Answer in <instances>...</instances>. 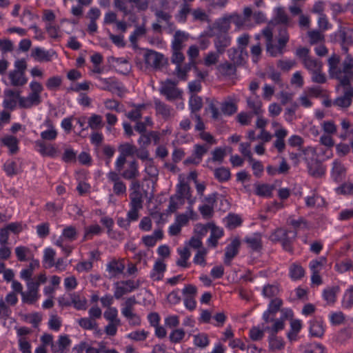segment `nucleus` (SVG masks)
I'll list each match as a JSON object with an SVG mask.
<instances>
[{"mask_svg":"<svg viewBox=\"0 0 353 353\" xmlns=\"http://www.w3.org/2000/svg\"><path fill=\"white\" fill-rule=\"evenodd\" d=\"M137 301L135 296H130L121 303V314L127 319L130 325L137 326L141 324L140 316L134 312Z\"/></svg>","mask_w":353,"mask_h":353,"instance_id":"1","label":"nucleus"},{"mask_svg":"<svg viewBox=\"0 0 353 353\" xmlns=\"http://www.w3.org/2000/svg\"><path fill=\"white\" fill-rule=\"evenodd\" d=\"M295 232L288 231L283 228L276 229L270 236L272 241H279L281 243L283 248L288 252L292 251L291 243L296 236Z\"/></svg>","mask_w":353,"mask_h":353,"instance_id":"2","label":"nucleus"},{"mask_svg":"<svg viewBox=\"0 0 353 353\" xmlns=\"http://www.w3.org/2000/svg\"><path fill=\"white\" fill-rule=\"evenodd\" d=\"M176 81L167 79L161 83L159 92L164 95L168 101H173L181 96V92L176 88Z\"/></svg>","mask_w":353,"mask_h":353,"instance_id":"3","label":"nucleus"},{"mask_svg":"<svg viewBox=\"0 0 353 353\" xmlns=\"http://www.w3.org/2000/svg\"><path fill=\"white\" fill-rule=\"evenodd\" d=\"M139 287V282L134 280L121 281L114 283V297L119 299Z\"/></svg>","mask_w":353,"mask_h":353,"instance_id":"4","label":"nucleus"},{"mask_svg":"<svg viewBox=\"0 0 353 353\" xmlns=\"http://www.w3.org/2000/svg\"><path fill=\"white\" fill-rule=\"evenodd\" d=\"M109 182L113 184L112 190L115 195L121 196L126 194L127 188L125 183L121 179L119 174L116 171H110L107 174Z\"/></svg>","mask_w":353,"mask_h":353,"instance_id":"5","label":"nucleus"},{"mask_svg":"<svg viewBox=\"0 0 353 353\" xmlns=\"http://www.w3.org/2000/svg\"><path fill=\"white\" fill-rule=\"evenodd\" d=\"M216 201V195L214 194H210L203 199V204L199 208L203 218L208 219L213 216Z\"/></svg>","mask_w":353,"mask_h":353,"instance_id":"6","label":"nucleus"},{"mask_svg":"<svg viewBox=\"0 0 353 353\" xmlns=\"http://www.w3.org/2000/svg\"><path fill=\"white\" fill-rule=\"evenodd\" d=\"M37 151L44 157L54 158L58 156L59 149L52 143H46L43 141L38 140L35 142Z\"/></svg>","mask_w":353,"mask_h":353,"instance_id":"7","label":"nucleus"},{"mask_svg":"<svg viewBox=\"0 0 353 353\" xmlns=\"http://www.w3.org/2000/svg\"><path fill=\"white\" fill-rule=\"evenodd\" d=\"M20 92L17 90H13L10 89L6 90L4 91V100H3V106L6 108L8 109H14L17 102L20 104Z\"/></svg>","mask_w":353,"mask_h":353,"instance_id":"8","label":"nucleus"},{"mask_svg":"<svg viewBox=\"0 0 353 353\" xmlns=\"http://www.w3.org/2000/svg\"><path fill=\"white\" fill-rule=\"evenodd\" d=\"M353 99V88L345 87L343 91V95L337 97L334 101L333 105L341 108H347L352 104Z\"/></svg>","mask_w":353,"mask_h":353,"instance_id":"9","label":"nucleus"},{"mask_svg":"<svg viewBox=\"0 0 353 353\" xmlns=\"http://www.w3.org/2000/svg\"><path fill=\"white\" fill-rule=\"evenodd\" d=\"M163 54L152 50H146L144 54L145 63L154 68H159L162 65Z\"/></svg>","mask_w":353,"mask_h":353,"instance_id":"10","label":"nucleus"},{"mask_svg":"<svg viewBox=\"0 0 353 353\" xmlns=\"http://www.w3.org/2000/svg\"><path fill=\"white\" fill-rule=\"evenodd\" d=\"M282 305V301L279 299H272L268 310L263 313V319L265 324L274 321L275 314L279 310Z\"/></svg>","mask_w":353,"mask_h":353,"instance_id":"11","label":"nucleus"},{"mask_svg":"<svg viewBox=\"0 0 353 353\" xmlns=\"http://www.w3.org/2000/svg\"><path fill=\"white\" fill-rule=\"evenodd\" d=\"M154 107L157 114L161 116L163 119H169L174 115L173 108L159 99L154 100Z\"/></svg>","mask_w":353,"mask_h":353,"instance_id":"12","label":"nucleus"},{"mask_svg":"<svg viewBox=\"0 0 353 353\" xmlns=\"http://www.w3.org/2000/svg\"><path fill=\"white\" fill-rule=\"evenodd\" d=\"M189 38L190 34L188 32L180 30H176L173 35L171 48H174L176 50L177 49L183 50L185 46L184 43L186 42Z\"/></svg>","mask_w":353,"mask_h":353,"instance_id":"13","label":"nucleus"},{"mask_svg":"<svg viewBox=\"0 0 353 353\" xmlns=\"http://www.w3.org/2000/svg\"><path fill=\"white\" fill-rule=\"evenodd\" d=\"M288 133L285 128L276 129L274 131V136L276 140L274 141L273 145L279 153L283 152L285 148V139Z\"/></svg>","mask_w":353,"mask_h":353,"instance_id":"14","label":"nucleus"},{"mask_svg":"<svg viewBox=\"0 0 353 353\" xmlns=\"http://www.w3.org/2000/svg\"><path fill=\"white\" fill-rule=\"evenodd\" d=\"M54 54H55L54 52L45 50L39 47L33 48L31 52V57L38 62L50 61Z\"/></svg>","mask_w":353,"mask_h":353,"instance_id":"15","label":"nucleus"},{"mask_svg":"<svg viewBox=\"0 0 353 353\" xmlns=\"http://www.w3.org/2000/svg\"><path fill=\"white\" fill-rule=\"evenodd\" d=\"M240 244V240L238 238H234L232 240L230 244L228 245L224 259L225 264L230 265L232 259L238 254Z\"/></svg>","mask_w":353,"mask_h":353,"instance_id":"16","label":"nucleus"},{"mask_svg":"<svg viewBox=\"0 0 353 353\" xmlns=\"http://www.w3.org/2000/svg\"><path fill=\"white\" fill-rule=\"evenodd\" d=\"M46 129L41 132V137L43 141H54L56 139L58 132L50 119H46L43 123Z\"/></svg>","mask_w":353,"mask_h":353,"instance_id":"17","label":"nucleus"},{"mask_svg":"<svg viewBox=\"0 0 353 353\" xmlns=\"http://www.w3.org/2000/svg\"><path fill=\"white\" fill-rule=\"evenodd\" d=\"M307 163L308 172L310 174L314 177H319L325 172V169L322 164L316 159L309 160L307 157L305 158Z\"/></svg>","mask_w":353,"mask_h":353,"instance_id":"18","label":"nucleus"},{"mask_svg":"<svg viewBox=\"0 0 353 353\" xmlns=\"http://www.w3.org/2000/svg\"><path fill=\"white\" fill-rule=\"evenodd\" d=\"M125 269V264L123 260L116 261L113 260L107 265V271L110 277H117L121 274Z\"/></svg>","mask_w":353,"mask_h":353,"instance_id":"19","label":"nucleus"},{"mask_svg":"<svg viewBox=\"0 0 353 353\" xmlns=\"http://www.w3.org/2000/svg\"><path fill=\"white\" fill-rule=\"evenodd\" d=\"M231 43V38L228 34H221L218 35L214 40V46L219 53L223 54L226 48H228Z\"/></svg>","mask_w":353,"mask_h":353,"instance_id":"20","label":"nucleus"},{"mask_svg":"<svg viewBox=\"0 0 353 353\" xmlns=\"http://www.w3.org/2000/svg\"><path fill=\"white\" fill-rule=\"evenodd\" d=\"M166 270L165 263L161 259L155 261L150 276L153 281H160L163 277V274Z\"/></svg>","mask_w":353,"mask_h":353,"instance_id":"21","label":"nucleus"},{"mask_svg":"<svg viewBox=\"0 0 353 353\" xmlns=\"http://www.w3.org/2000/svg\"><path fill=\"white\" fill-rule=\"evenodd\" d=\"M77 237V231L75 227L70 225L65 227L61 235L56 241H61L63 243H70L74 241Z\"/></svg>","mask_w":353,"mask_h":353,"instance_id":"22","label":"nucleus"},{"mask_svg":"<svg viewBox=\"0 0 353 353\" xmlns=\"http://www.w3.org/2000/svg\"><path fill=\"white\" fill-rule=\"evenodd\" d=\"M10 83L14 86H23L26 84L28 79L25 73L19 72L18 70H12L8 74Z\"/></svg>","mask_w":353,"mask_h":353,"instance_id":"23","label":"nucleus"},{"mask_svg":"<svg viewBox=\"0 0 353 353\" xmlns=\"http://www.w3.org/2000/svg\"><path fill=\"white\" fill-rule=\"evenodd\" d=\"M121 176L128 180L134 179L139 176L138 163L136 161L128 163L127 168L121 173Z\"/></svg>","mask_w":353,"mask_h":353,"instance_id":"24","label":"nucleus"},{"mask_svg":"<svg viewBox=\"0 0 353 353\" xmlns=\"http://www.w3.org/2000/svg\"><path fill=\"white\" fill-rule=\"evenodd\" d=\"M41 102V96L30 93L26 97L20 99V106L23 108H30L38 105Z\"/></svg>","mask_w":353,"mask_h":353,"instance_id":"25","label":"nucleus"},{"mask_svg":"<svg viewBox=\"0 0 353 353\" xmlns=\"http://www.w3.org/2000/svg\"><path fill=\"white\" fill-rule=\"evenodd\" d=\"M244 241L247 243L248 248L253 251H259L262 248L261 235L259 233H255L252 236H247Z\"/></svg>","mask_w":353,"mask_h":353,"instance_id":"26","label":"nucleus"},{"mask_svg":"<svg viewBox=\"0 0 353 353\" xmlns=\"http://www.w3.org/2000/svg\"><path fill=\"white\" fill-rule=\"evenodd\" d=\"M345 175V168L339 161H334L332 170V176L336 182L343 180Z\"/></svg>","mask_w":353,"mask_h":353,"instance_id":"27","label":"nucleus"},{"mask_svg":"<svg viewBox=\"0 0 353 353\" xmlns=\"http://www.w3.org/2000/svg\"><path fill=\"white\" fill-rule=\"evenodd\" d=\"M180 181L176 187V192L174 194L175 196L179 197L184 200L185 199H189L190 197V186L185 181L184 179H181V176H180Z\"/></svg>","mask_w":353,"mask_h":353,"instance_id":"28","label":"nucleus"},{"mask_svg":"<svg viewBox=\"0 0 353 353\" xmlns=\"http://www.w3.org/2000/svg\"><path fill=\"white\" fill-rule=\"evenodd\" d=\"M310 333L312 336L321 337L325 332L323 323L321 320H313L310 321Z\"/></svg>","mask_w":353,"mask_h":353,"instance_id":"29","label":"nucleus"},{"mask_svg":"<svg viewBox=\"0 0 353 353\" xmlns=\"http://www.w3.org/2000/svg\"><path fill=\"white\" fill-rule=\"evenodd\" d=\"M216 69L220 74L225 77L232 76L236 72L235 65L228 61L219 64Z\"/></svg>","mask_w":353,"mask_h":353,"instance_id":"30","label":"nucleus"},{"mask_svg":"<svg viewBox=\"0 0 353 353\" xmlns=\"http://www.w3.org/2000/svg\"><path fill=\"white\" fill-rule=\"evenodd\" d=\"M231 20L230 15H226L223 17L222 18L219 19L214 23V28L217 29L219 31L222 32L223 34H226L227 32L230 28Z\"/></svg>","mask_w":353,"mask_h":353,"instance_id":"31","label":"nucleus"},{"mask_svg":"<svg viewBox=\"0 0 353 353\" xmlns=\"http://www.w3.org/2000/svg\"><path fill=\"white\" fill-rule=\"evenodd\" d=\"M271 323H272V326H264V330L268 332L270 335H276L279 331L284 329V320L281 318L275 319V317H274V321Z\"/></svg>","mask_w":353,"mask_h":353,"instance_id":"32","label":"nucleus"},{"mask_svg":"<svg viewBox=\"0 0 353 353\" xmlns=\"http://www.w3.org/2000/svg\"><path fill=\"white\" fill-rule=\"evenodd\" d=\"M1 141L3 145L9 148L10 152L11 154H14L18 151L19 141L15 137L6 135L2 138Z\"/></svg>","mask_w":353,"mask_h":353,"instance_id":"33","label":"nucleus"},{"mask_svg":"<svg viewBox=\"0 0 353 353\" xmlns=\"http://www.w3.org/2000/svg\"><path fill=\"white\" fill-rule=\"evenodd\" d=\"M71 299V304L74 305V307L77 310H85L87 305V300L84 296H81L78 294H70Z\"/></svg>","mask_w":353,"mask_h":353,"instance_id":"34","label":"nucleus"},{"mask_svg":"<svg viewBox=\"0 0 353 353\" xmlns=\"http://www.w3.org/2000/svg\"><path fill=\"white\" fill-rule=\"evenodd\" d=\"M178 253L180 256L179 259L176 261V265L180 267L187 268L189 266V263L188 262V259L190 257V252L187 248H183L182 249H178Z\"/></svg>","mask_w":353,"mask_h":353,"instance_id":"35","label":"nucleus"},{"mask_svg":"<svg viewBox=\"0 0 353 353\" xmlns=\"http://www.w3.org/2000/svg\"><path fill=\"white\" fill-rule=\"evenodd\" d=\"M303 65L305 69H307L310 73L316 72L319 69H322L321 61L310 57L307 59L305 60Z\"/></svg>","mask_w":353,"mask_h":353,"instance_id":"36","label":"nucleus"},{"mask_svg":"<svg viewBox=\"0 0 353 353\" xmlns=\"http://www.w3.org/2000/svg\"><path fill=\"white\" fill-rule=\"evenodd\" d=\"M14 252L19 261H26L32 255L30 248L22 245L15 248Z\"/></svg>","mask_w":353,"mask_h":353,"instance_id":"37","label":"nucleus"},{"mask_svg":"<svg viewBox=\"0 0 353 353\" xmlns=\"http://www.w3.org/2000/svg\"><path fill=\"white\" fill-rule=\"evenodd\" d=\"M193 65H194V61H190L184 65H181V64H180L176 67L174 73L179 79L181 80H186L187 73Z\"/></svg>","mask_w":353,"mask_h":353,"instance_id":"38","label":"nucleus"},{"mask_svg":"<svg viewBox=\"0 0 353 353\" xmlns=\"http://www.w3.org/2000/svg\"><path fill=\"white\" fill-rule=\"evenodd\" d=\"M273 190L274 187L268 184H259L256 185L255 193L259 196L270 197Z\"/></svg>","mask_w":353,"mask_h":353,"instance_id":"39","label":"nucleus"},{"mask_svg":"<svg viewBox=\"0 0 353 353\" xmlns=\"http://www.w3.org/2000/svg\"><path fill=\"white\" fill-rule=\"evenodd\" d=\"M118 150L120 154L126 157L128 156H132L137 152V148L130 143L120 144L118 147Z\"/></svg>","mask_w":353,"mask_h":353,"instance_id":"40","label":"nucleus"},{"mask_svg":"<svg viewBox=\"0 0 353 353\" xmlns=\"http://www.w3.org/2000/svg\"><path fill=\"white\" fill-rule=\"evenodd\" d=\"M146 34V28L145 25L143 23L141 26H137L135 27V30L130 36V41L132 44L135 46L137 45V40L139 37L145 35Z\"/></svg>","mask_w":353,"mask_h":353,"instance_id":"41","label":"nucleus"},{"mask_svg":"<svg viewBox=\"0 0 353 353\" xmlns=\"http://www.w3.org/2000/svg\"><path fill=\"white\" fill-rule=\"evenodd\" d=\"M247 103L249 108H250L253 113L256 115L261 114L263 112V110L261 109L262 103L261 101L257 98H252L250 97L247 99Z\"/></svg>","mask_w":353,"mask_h":353,"instance_id":"42","label":"nucleus"},{"mask_svg":"<svg viewBox=\"0 0 353 353\" xmlns=\"http://www.w3.org/2000/svg\"><path fill=\"white\" fill-rule=\"evenodd\" d=\"M134 109L126 114V117L132 121L140 119L142 116L143 111L145 109V105H133Z\"/></svg>","mask_w":353,"mask_h":353,"instance_id":"43","label":"nucleus"},{"mask_svg":"<svg viewBox=\"0 0 353 353\" xmlns=\"http://www.w3.org/2000/svg\"><path fill=\"white\" fill-rule=\"evenodd\" d=\"M339 291V286L327 288L323 291V297L328 303H334L336 301V294Z\"/></svg>","mask_w":353,"mask_h":353,"instance_id":"44","label":"nucleus"},{"mask_svg":"<svg viewBox=\"0 0 353 353\" xmlns=\"http://www.w3.org/2000/svg\"><path fill=\"white\" fill-rule=\"evenodd\" d=\"M39 299V292H32V291H26L22 293L21 295V301L23 303L32 305L34 304L38 299Z\"/></svg>","mask_w":353,"mask_h":353,"instance_id":"45","label":"nucleus"},{"mask_svg":"<svg viewBox=\"0 0 353 353\" xmlns=\"http://www.w3.org/2000/svg\"><path fill=\"white\" fill-rule=\"evenodd\" d=\"M88 127L93 130L100 129L103 126V119L101 115L92 114L88 119Z\"/></svg>","mask_w":353,"mask_h":353,"instance_id":"46","label":"nucleus"},{"mask_svg":"<svg viewBox=\"0 0 353 353\" xmlns=\"http://www.w3.org/2000/svg\"><path fill=\"white\" fill-rule=\"evenodd\" d=\"M268 341L269 346L272 351L280 350L284 347V341L282 339L277 337L276 335H270Z\"/></svg>","mask_w":353,"mask_h":353,"instance_id":"47","label":"nucleus"},{"mask_svg":"<svg viewBox=\"0 0 353 353\" xmlns=\"http://www.w3.org/2000/svg\"><path fill=\"white\" fill-rule=\"evenodd\" d=\"M221 54H222L219 53L217 51L208 52L203 59V64L207 67L216 65L219 62Z\"/></svg>","mask_w":353,"mask_h":353,"instance_id":"48","label":"nucleus"},{"mask_svg":"<svg viewBox=\"0 0 353 353\" xmlns=\"http://www.w3.org/2000/svg\"><path fill=\"white\" fill-rule=\"evenodd\" d=\"M279 292L276 284L265 285L262 289V294L265 298H272L278 294Z\"/></svg>","mask_w":353,"mask_h":353,"instance_id":"49","label":"nucleus"},{"mask_svg":"<svg viewBox=\"0 0 353 353\" xmlns=\"http://www.w3.org/2000/svg\"><path fill=\"white\" fill-rule=\"evenodd\" d=\"M214 174L215 178L220 182L228 181L231 176L229 169L224 167L215 169Z\"/></svg>","mask_w":353,"mask_h":353,"instance_id":"50","label":"nucleus"},{"mask_svg":"<svg viewBox=\"0 0 353 353\" xmlns=\"http://www.w3.org/2000/svg\"><path fill=\"white\" fill-rule=\"evenodd\" d=\"M102 232V228L98 225L94 224L86 227L85 228V233L83 236V240L86 241L91 239L94 235H99Z\"/></svg>","mask_w":353,"mask_h":353,"instance_id":"51","label":"nucleus"},{"mask_svg":"<svg viewBox=\"0 0 353 353\" xmlns=\"http://www.w3.org/2000/svg\"><path fill=\"white\" fill-rule=\"evenodd\" d=\"M304 274L305 271L300 265L294 263L290 267V276L293 280L301 279Z\"/></svg>","mask_w":353,"mask_h":353,"instance_id":"52","label":"nucleus"},{"mask_svg":"<svg viewBox=\"0 0 353 353\" xmlns=\"http://www.w3.org/2000/svg\"><path fill=\"white\" fill-rule=\"evenodd\" d=\"M340 37L342 40V50L347 53L348 46L353 44V37L350 32L343 31L340 34Z\"/></svg>","mask_w":353,"mask_h":353,"instance_id":"53","label":"nucleus"},{"mask_svg":"<svg viewBox=\"0 0 353 353\" xmlns=\"http://www.w3.org/2000/svg\"><path fill=\"white\" fill-rule=\"evenodd\" d=\"M284 49L285 47L279 43L278 45H274L272 42L266 45L267 52L274 57L283 54Z\"/></svg>","mask_w":353,"mask_h":353,"instance_id":"54","label":"nucleus"},{"mask_svg":"<svg viewBox=\"0 0 353 353\" xmlns=\"http://www.w3.org/2000/svg\"><path fill=\"white\" fill-rule=\"evenodd\" d=\"M335 270L339 273H344L353 270V261L350 259H345L335 265Z\"/></svg>","mask_w":353,"mask_h":353,"instance_id":"55","label":"nucleus"},{"mask_svg":"<svg viewBox=\"0 0 353 353\" xmlns=\"http://www.w3.org/2000/svg\"><path fill=\"white\" fill-rule=\"evenodd\" d=\"M261 77L263 79L268 77L276 83H279L281 82V74L279 72L275 70L273 67H269L267 68L266 71L263 73Z\"/></svg>","mask_w":353,"mask_h":353,"instance_id":"56","label":"nucleus"},{"mask_svg":"<svg viewBox=\"0 0 353 353\" xmlns=\"http://www.w3.org/2000/svg\"><path fill=\"white\" fill-rule=\"evenodd\" d=\"M78 323L82 328L85 330H96L98 327L96 321L90 317L79 319Z\"/></svg>","mask_w":353,"mask_h":353,"instance_id":"57","label":"nucleus"},{"mask_svg":"<svg viewBox=\"0 0 353 353\" xmlns=\"http://www.w3.org/2000/svg\"><path fill=\"white\" fill-rule=\"evenodd\" d=\"M103 316L109 322H116L118 323L121 321L120 319H118V310L114 307L107 308L103 313Z\"/></svg>","mask_w":353,"mask_h":353,"instance_id":"58","label":"nucleus"},{"mask_svg":"<svg viewBox=\"0 0 353 353\" xmlns=\"http://www.w3.org/2000/svg\"><path fill=\"white\" fill-rule=\"evenodd\" d=\"M62 78L59 76H53L50 77L46 83L47 88L50 90H56L61 85Z\"/></svg>","mask_w":353,"mask_h":353,"instance_id":"59","label":"nucleus"},{"mask_svg":"<svg viewBox=\"0 0 353 353\" xmlns=\"http://www.w3.org/2000/svg\"><path fill=\"white\" fill-rule=\"evenodd\" d=\"M189 105L192 112H197L202 108V99L197 95L192 94L190 99Z\"/></svg>","mask_w":353,"mask_h":353,"instance_id":"60","label":"nucleus"},{"mask_svg":"<svg viewBox=\"0 0 353 353\" xmlns=\"http://www.w3.org/2000/svg\"><path fill=\"white\" fill-rule=\"evenodd\" d=\"M184 203V200L179 197L173 195L170 199V203L168 205V211L170 212H174Z\"/></svg>","mask_w":353,"mask_h":353,"instance_id":"61","label":"nucleus"},{"mask_svg":"<svg viewBox=\"0 0 353 353\" xmlns=\"http://www.w3.org/2000/svg\"><path fill=\"white\" fill-rule=\"evenodd\" d=\"M307 36L311 44H316L324 40V35L319 30H313L307 32Z\"/></svg>","mask_w":353,"mask_h":353,"instance_id":"62","label":"nucleus"},{"mask_svg":"<svg viewBox=\"0 0 353 353\" xmlns=\"http://www.w3.org/2000/svg\"><path fill=\"white\" fill-rule=\"evenodd\" d=\"M130 197V208L141 210L143 208L142 194H137V193H131Z\"/></svg>","mask_w":353,"mask_h":353,"instance_id":"63","label":"nucleus"},{"mask_svg":"<svg viewBox=\"0 0 353 353\" xmlns=\"http://www.w3.org/2000/svg\"><path fill=\"white\" fill-rule=\"evenodd\" d=\"M212 157L211 159L212 161L222 163L226 155L225 149L222 148H216L212 152Z\"/></svg>","mask_w":353,"mask_h":353,"instance_id":"64","label":"nucleus"}]
</instances>
